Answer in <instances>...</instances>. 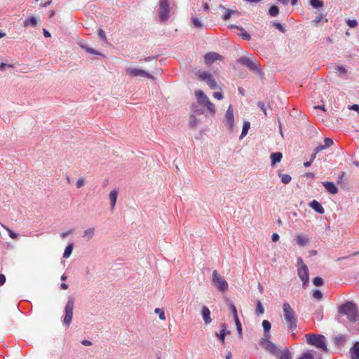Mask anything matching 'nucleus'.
<instances>
[{
	"instance_id": "f257e3e1",
	"label": "nucleus",
	"mask_w": 359,
	"mask_h": 359,
	"mask_svg": "<svg viewBox=\"0 0 359 359\" xmlns=\"http://www.w3.org/2000/svg\"><path fill=\"white\" fill-rule=\"evenodd\" d=\"M340 314L346 316L349 321L355 323L359 320V308L353 302H347L341 305L339 309Z\"/></svg>"
},
{
	"instance_id": "f03ea898",
	"label": "nucleus",
	"mask_w": 359,
	"mask_h": 359,
	"mask_svg": "<svg viewBox=\"0 0 359 359\" xmlns=\"http://www.w3.org/2000/svg\"><path fill=\"white\" fill-rule=\"evenodd\" d=\"M283 312L287 329L295 330L297 327V316L288 302L283 304Z\"/></svg>"
},
{
	"instance_id": "7ed1b4c3",
	"label": "nucleus",
	"mask_w": 359,
	"mask_h": 359,
	"mask_svg": "<svg viewBox=\"0 0 359 359\" xmlns=\"http://www.w3.org/2000/svg\"><path fill=\"white\" fill-rule=\"evenodd\" d=\"M305 337L306 339V341L309 344L315 346L316 348H321L325 351H327V348L326 346V339L325 337L322 334H306Z\"/></svg>"
},
{
	"instance_id": "20e7f679",
	"label": "nucleus",
	"mask_w": 359,
	"mask_h": 359,
	"mask_svg": "<svg viewBox=\"0 0 359 359\" xmlns=\"http://www.w3.org/2000/svg\"><path fill=\"white\" fill-rule=\"evenodd\" d=\"M195 95L198 104L207 107L211 114L214 115L215 114L216 110L214 104L210 102L208 97L201 90H196Z\"/></svg>"
},
{
	"instance_id": "39448f33",
	"label": "nucleus",
	"mask_w": 359,
	"mask_h": 359,
	"mask_svg": "<svg viewBox=\"0 0 359 359\" xmlns=\"http://www.w3.org/2000/svg\"><path fill=\"white\" fill-rule=\"evenodd\" d=\"M74 306V299L72 297H69L65 308V313L63 319V323L66 327H69L72 323Z\"/></svg>"
},
{
	"instance_id": "423d86ee",
	"label": "nucleus",
	"mask_w": 359,
	"mask_h": 359,
	"mask_svg": "<svg viewBox=\"0 0 359 359\" xmlns=\"http://www.w3.org/2000/svg\"><path fill=\"white\" fill-rule=\"evenodd\" d=\"M297 273L299 278L303 282V286L305 287L309 283V269L307 266L304 263L303 259L301 257L297 258Z\"/></svg>"
},
{
	"instance_id": "0eeeda50",
	"label": "nucleus",
	"mask_w": 359,
	"mask_h": 359,
	"mask_svg": "<svg viewBox=\"0 0 359 359\" xmlns=\"http://www.w3.org/2000/svg\"><path fill=\"white\" fill-rule=\"evenodd\" d=\"M238 63L247 67L250 70L255 72L261 73L260 65L255 60H252L248 57L243 56L237 60Z\"/></svg>"
},
{
	"instance_id": "6e6552de",
	"label": "nucleus",
	"mask_w": 359,
	"mask_h": 359,
	"mask_svg": "<svg viewBox=\"0 0 359 359\" xmlns=\"http://www.w3.org/2000/svg\"><path fill=\"white\" fill-rule=\"evenodd\" d=\"M212 281L220 291H225L228 288L227 282L219 276L216 270H214L212 272Z\"/></svg>"
},
{
	"instance_id": "1a4fd4ad",
	"label": "nucleus",
	"mask_w": 359,
	"mask_h": 359,
	"mask_svg": "<svg viewBox=\"0 0 359 359\" xmlns=\"http://www.w3.org/2000/svg\"><path fill=\"white\" fill-rule=\"evenodd\" d=\"M170 6L168 0H161L159 4L158 16L161 21L169 18Z\"/></svg>"
},
{
	"instance_id": "9d476101",
	"label": "nucleus",
	"mask_w": 359,
	"mask_h": 359,
	"mask_svg": "<svg viewBox=\"0 0 359 359\" xmlns=\"http://www.w3.org/2000/svg\"><path fill=\"white\" fill-rule=\"evenodd\" d=\"M260 344L266 351L275 355L279 351L277 346L271 341L269 338L262 337Z\"/></svg>"
},
{
	"instance_id": "9b49d317",
	"label": "nucleus",
	"mask_w": 359,
	"mask_h": 359,
	"mask_svg": "<svg viewBox=\"0 0 359 359\" xmlns=\"http://www.w3.org/2000/svg\"><path fill=\"white\" fill-rule=\"evenodd\" d=\"M127 72L130 76H131L133 77L141 76V77H146L149 79H154V76H152L149 73L145 72L144 70L140 69L128 68V69H127Z\"/></svg>"
},
{
	"instance_id": "f8f14e48",
	"label": "nucleus",
	"mask_w": 359,
	"mask_h": 359,
	"mask_svg": "<svg viewBox=\"0 0 359 359\" xmlns=\"http://www.w3.org/2000/svg\"><path fill=\"white\" fill-rule=\"evenodd\" d=\"M226 125L230 130H233L234 126L233 110L231 105H229L225 114Z\"/></svg>"
},
{
	"instance_id": "ddd939ff",
	"label": "nucleus",
	"mask_w": 359,
	"mask_h": 359,
	"mask_svg": "<svg viewBox=\"0 0 359 359\" xmlns=\"http://www.w3.org/2000/svg\"><path fill=\"white\" fill-rule=\"evenodd\" d=\"M201 316L205 325H208L212 322L210 311L206 306H203L201 309Z\"/></svg>"
},
{
	"instance_id": "4468645a",
	"label": "nucleus",
	"mask_w": 359,
	"mask_h": 359,
	"mask_svg": "<svg viewBox=\"0 0 359 359\" xmlns=\"http://www.w3.org/2000/svg\"><path fill=\"white\" fill-rule=\"evenodd\" d=\"M229 28H234V29H238L239 31H241V33L238 34V35L242 37V39H245V40H247V41H249L251 39V36L250 34H248L243 27L241 26H238V25H231L230 26H229Z\"/></svg>"
},
{
	"instance_id": "2eb2a0df",
	"label": "nucleus",
	"mask_w": 359,
	"mask_h": 359,
	"mask_svg": "<svg viewBox=\"0 0 359 359\" xmlns=\"http://www.w3.org/2000/svg\"><path fill=\"white\" fill-rule=\"evenodd\" d=\"M221 58V55L217 53L210 52L205 55V62L206 64H211L215 61Z\"/></svg>"
},
{
	"instance_id": "dca6fc26",
	"label": "nucleus",
	"mask_w": 359,
	"mask_h": 359,
	"mask_svg": "<svg viewBox=\"0 0 359 359\" xmlns=\"http://www.w3.org/2000/svg\"><path fill=\"white\" fill-rule=\"evenodd\" d=\"M323 187L325 188V189L331 194H336L338 193V188L336 187V185L332 182H323Z\"/></svg>"
},
{
	"instance_id": "f3484780",
	"label": "nucleus",
	"mask_w": 359,
	"mask_h": 359,
	"mask_svg": "<svg viewBox=\"0 0 359 359\" xmlns=\"http://www.w3.org/2000/svg\"><path fill=\"white\" fill-rule=\"evenodd\" d=\"M309 206L319 214H323L325 210L322 205L316 200H313L310 202Z\"/></svg>"
},
{
	"instance_id": "a211bd4d",
	"label": "nucleus",
	"mask_w": 359,
	"mask_h": 359,
	"mask_svg": "<svg viewBox=\"0 0 359 359\" xmlns=\"http://www.w3.org/2000/svg\"><path fill=\"white\" fill-rule=\"evenodd\" d=\"M351 359H359V341H356L349 351Z\"/></svg>"
},
{
	"instance_id": "6ab92c4d",
	"label": "nucleus",
	"mask_w": 359,
	"mask_h": 359,
	"mask_svg": "<svg viewBox=\"0 0 359 359\" xmlns=\"http://www.w3.org/2000/svg\"><path fill=\"white\" fill-rule=\"evenodd\" d=\"M324 142H325V144L319 145L316 148V154H318V152L330 147L334 143L333 140L330 137H325L324 139Z\"/></svg>"
},
{
	"instance_id": "aec40b11",
	"label": "nucleus",
	"mask_w": 359,
	"mask_h": 359,
	"mask_svg": "<svg viewBox=\"0 0 359 359\" xmlns=\"http://www.w3.org/2000/svg\"><path fill=\"white\" fill-rule=\"evenodd\" d=\"M221 330L219 334H216L217 338L221 341V342L224 344L225 341V336L226 334H229L230 332L226 330V326L224 323L221 325Z\"/></svg>"
},
{
	"instance_id": "412c9836",
	"label": "nucleus",
	"mask_w": 359,
	"mask_h": 359,
	"mask_svg": "<svg viewBox=\"0 0 359 359\" xmlns=\"http://www.w3.org/2000/svg\"><path fill=\"white\" fill-rule=\"evenodd\" d=\"M118 194V190L114 189L109 194V198L110 200L111 210H113L115 208L116 201H117Z\"/></svg>"
},
{
	"instance_id": "4be33fe9",
	"label": "nucleus",
	"mask_w": 359,
	"mask_h": 359,
	"mask_svg": "<svg viewBox=\"0 0 359 359\" xmlns=\"http://www.w3.org/2000/svg\"><path fill=\"white\" fill-rule=\"evenodd\" d=\"M95 232V229L93 227L87 229L83 231L82 237L85 241H89L94 237Z\"/></svg>"
},
{
	"instance_id": "5701e85b",
	"label": "nucleus",
	"mask_w": 359,
	"mask_h": 359,
	"mask_svg": "<svg viewBox=\"0 0 359 359\" xmlns=\"http://www.w3.org/2000/svg\"><path fill=\"white\" fill-rule=\"evenodd\" d=\"M262 327L264 329V337H263L270 338L271 334L269 333V331L271 327V323L267 320H264L262 321Z\"/></svg>"
},
{
	"instance_id": "b1692460",
	"label": "nucleus",
	"mask_w": 359,
	"mask_h": 359,
	"mask_svg": "<svg viewBox=\"0 0 359 359\" xmlns=\"http://www.w3.org/2000/svg\"><path fill=\"white\" fill-rule=\"evenodd\" d=\"M276 356L278 359H292L290 352L287 348L283 351H279Z\"/></svg>"
},
{
	"instance_id": "393cba45",
	"label": "nucleus",
	"mask_w": 359,
	"mask_h": 359,
	"mask_svg": "<svg viewBox=\"0 0 359 359\" xmlns=\"http://www.w3.org/2000/svg\"><path fill=\"white\" fill-rule=\"evenodd\" d=\"M346 339H347V337L346 335L339 334V335L336 336L334 338V344L337 346H342L345 344Z\"/></svg>"
},
{
	"instance_id": "a878e982",
	"label": "nucleus",
	"mask_w": 359,
	"mask_h": 359,
	"mask_svg": "<svg viewBox=\"0 0 359 359\" xmlns=\"http://www.w3.org/2000/svg\"><path fill=\"white\" fill-rule=\"evenodd\" d=\"M283 155L280 152H275L271 154V165H273L279 163L282 159Z\"/></svg>"
},
{
	"instance_id": "bb28decb",
	"label": "nucleus",
	"mask_w": 359,
	"mask_h": 359,
	"mask_svg": "<svg viewBox=\"0 0 359 359\" xmlns=\"http://www.w3.org/2000/svg\"><path fill=\"white\" fill-rule=\"evenodd\" d=\"M79 45L80 46V47L81 48L84 49L86 52H88V53H89L90 54L102 55V54L100 52H98V51L94 50L93 48H90L88 46L85 45V43L83 41H80L79 43Z\"/></svg>"
},
{
	"instance_id": "cd10ccee",
	"label": "nucleus",
	"mask_w": 359,
	"mask_h": 359,
	"mask_svg": "<svg viewBox=\"0 0 359 359\" xmlns=\"http://www.w3.org/2000/svg\"><path fill=\"white\" fill-rule=\"evenodd\" d=\"M250 122L248 121H245L243 123V128H242V132H241V134L240 135V140H242L243 138H244L248 133V130L250 129Z\"/></svg>"
},
{
	"instance_id": "c85d7f7f",
	"label": "nucleus",
	"mask_w": 359,
	"mask_h": 359,
	"mask_svg": "<svg viewBox=\"0 0 359 359\" xmlns=\"http://www.w3.org/2000/svg\"><path fill=\"white\" fill-rule=\"evenodd\" d=\"M296 241L297 244L300 246H304L309 242V239L306 236L302 235H297L296 237Z\"/></svg>"
},
{
	"instance_id": "c756f323",
	"label": "nucleus",
	"mask_w": 359,
	"mask_h": 359,
	"mask_svg": "<svg viewBox=\"0 0 359 359\" xmlns=\"http://www.w3.org/2000/svg\"><path fill=\"white\" fill-rule=\"evenodd\" d=\"M37 25V19L35 17H30L26 19L24 22V26H32L35 27Z\"/></svg>"
},
{
	"instance_id": "7c9ffc66",
	"label": "nucleus",
	"mask_w": 359,
	"mask_h": 359,
	"mask_svg": "<svg viewBox=\"0 0 359 359\" xmlns=\"http://www.w3.org/2000/svg\"><path fill=\"white\" fill-rule=\"evenodd\" d=\"M73 248H74L73 243L68 244L67 246L65 249V252L63 253V257L64 258L69 257L72 253Z\"/></svg>"
},
{
	"instance_id": "2f4dec72",
	"label": "nucleus",
	"mask_w": 359,
	"mask_h": 359,
	"mask_svg": "<svg viewBox=\"0 0 359 359\" xmlns=\"http://www.w3.org/2000/svg\"><path fill=\"white\" fill-rule=\"evenodd\" d=\"M278 176L280 177L281 182L284 184H289L291 182V180H292L291 176L290 175H288V174H280V173H279Z\"/></svg>"
},
{
	"instance_id": "473e14b6",
	"label": "nucleus",
	"mask_w": 359,
	"mask_h": 359,
	"mask_svg": "<svg viewBox=\"0 0 359 359\" xmlns=\"http://www.w3.org/2000/svg\"><path fill=\"white\" fill-rule=\"evenodd\" d=\"M197 76L201 80L206 81L212 76V74L207 72H198Z\"/></svg>"
},
{
	"instance_id": "72a5a7b5",
	"label": "nucleus",
	"mask_w": 359,
	"mask_h": 359,
	"mask_svg": "<svg viewBox=\"0 0 359 359\" xmlns=\"http://www.w3.org/2000/svg\"><path fill=\"white\" fill-rule=\"evenodd\" d=\"M311 6L314 8H321L323 7V2L320 0H310Z\"/></svg>"
},
{
	"instance_id": "f704fd0d",
	"label": "nucleus",
	"mask_w": 359,
	"mask_h": 359,
	"mask_svg": "<svg viewBox=\"0 0 359 359\" xmlns=\"http://www.w3.org/2000/svg\"><path fill=\"white\" fill-rule=\"evenodd\" d=\"M220 8L224 11V13L222 16L223 20H229L232 15V12L231 11V9L226 8L223 6H220Z\"/></svg>"
},
{
	"instance_id": "c9c22d12",
	"label": "nucleus",
	"mask_w": 359,
	"mask_h": 359,
	"mask_svg": "<svg viewBox=\"0 0 359 359\" xmlns=\"http://www.w3.org/2000/svg\"><path fill=\"white\" fill-rule=\"evenodd\" d=\"M268 13L271 17H276L279 14V8L276 6H272L269 9Z\"/></svg>"
},
{
	"instance_id": "e433bc0d",
	"label": "nucleus",
	"mask_w": 359,
	"mask_h": 359,
	"mask_svg": "<svg viewBox=\"0 0 359 359\" xmlns=\"http://www.w3.org/2000/svg\"><path fill=\"white\" fill-rule=\"evenodd\" d=\"M255 312L257 315L263 314L264 312V308L260 301H258L257 303Z\"/></svg>"
},
{
	"instance_id": "4c0bfd02",
	"label": "nucleus",
	"mask_w": 359,
	"mask_h": 359,
	"mask_svg": "<svg viewBox=\"0 0 359 359\" xmlns=\"http://www.w3.org/2000/svg\"><path fill=\"white\" fill-rule=\"evenodd\" d=\"M189 124L191 128H195L198 125V120L194 115H191L189 117Z\"/></svg>"
},
{
	"instance_id": "58836bf2",
	"label": "nucleus",
	"mask_w": 359,
	"mask_h": 359,
	"mask_svg": "<svg viewBox=\"0 0 359 359\" xmlns=\"http://www.w3.org/2000/svg\"><path fill=\"white\" fill-rule=\"evenodd\" d=\"M2 226L7 231L9 236L12 238V239H16L18 238V234L17 233H15L14 231H13L11 229H10L9 228L6 227V226L4 225H2Z\"/></svg>"
},
{
	"instance_id": "ea45409f",
	"label": "nucleus",
	"mask_w": 359,
	"mask_h": 359,
	"mask_svg": "<svg viewBox=\"0 0 359 359\" xmlns=\"http://www.w3.org/2000/svg\"><path fill=\"white\" fill-rule=\"evenodd\" d=\"M334 69L337 71H338L339 76H342L344 74H346V72H347L346 69L344 66H335Z\"/></svg>"
},
{
	"instance_id": "a19ab883",
	"label": "nucleus",
	"mask_w": 359,
	"mask_h": 359,
	"mask_svg": "<svg viewBox=\"0 0 359 359\" xmlns=\"http://www.w3.org/2000/svg\"><path fill=\"white\" fill-rule=\"evenodd\" d=\"M191 21H192L194 25L196 28H201L203 27L202 22L200 21V20L198 18L192 17L191 18Z\"/></svg>"
},
{
	"instance_id": "79ce46f5",
	"label": "nucleus",
	"mask_w": 359,
	"mask_h": 359,
	"mask_svg": "<svg viewBox=\"0 0 359 359\" xmlns=\"http://www.w3.org/2000/svg\"><path fill=\"white\" fill-rule=\"evenodd\" d=\"M229 306H230V309L233 313L234 320H237V318H238V316L237 309H236V306L234 305V304L231 303Z\"/></svg>"
},
{
	"instance_id": "37998d69",
	"label": "nucleus",
	"mask_w": 359,
	"mask_h": 359,
	"mask_svg": "<svg viewBox=\"0 0 359 359\" xmlns=\"http://www.w3.org/2000/svg\"><path fill=\"white\" fill-rule=\"evenodd\" d=\"M234 321L236 323V330L238 331V333L239 336L241 337L242 336V325L239 320V318H237V320H234Z\"/></svg>"
},
{
	"instance_id": "c03bdc74",
	"label": "nucleus",
	"mask_w": 359,
	"mask_h": 359,
	"mask_svg": "<svg viewBox=\"0 0 359 359\" xmlns=\"http://www.w3.org/2000/svg\"><path fill=\"white\" fill-rule=\"evenodd\" d=\"M154 311L156 313L159 315V318L161 320H165V313L161 309L156 308Z\"/></svg>"
},
{
	"instance_id": "a18cd8bd",
	"label": "nucleus",
	"mask_w": 359,
	"mask_h": 359,
	"mask_svg": "<svg viewBox=\"0 0 359 359\" xmlns=\"http://www.w3.org/2000/svg\"><path fill=\"white\" fill-rule=\"evenodd\" d=\"M273 25L282 33H285L286 32L285 27L280 22H273Z\"/></svg>"
},
{
	"instance_id": "49530a36",
	"label": "nucleus",
	"mask_w": 359,
	"mask_h": 359,
	"mask_svg": "<svg viewBox=\"0 0 359 359\" xmlns=\"http://www.w3.org/2000/svg\"><path fill=\"white\" fill-rule=\"evenodd\" d=\"M346 24L351 28H354L358 25V22L356 20H348L346 21Z\"/></svg>"
},
{
	"instance_id": "de8ad7c7",
	"label": "nucleus",
	"mask_w": 359,
	"mask_h": 359,
	"mask_svg": "<svg viewBox=\"0 0 359 359\" xmlns=\"http://www.w3.org/2000/svg\"><path fill=\"white\" fill-rule=\"evenodd\" d=\"M313 283L316 285V286H320L323 285V279L320 278V277H316L313 280Z\"/></svg>"
},
{
	"instance_id": "09e8293b",
	"label": "nucleus",
	"mask_w": 359,
	"mask_h": 359,
	"mask_svg": "<svg viewBox=\"0 0 359 359\" xmlns=\"http://www.w3.org/2000/svg\"><path fill=\"white\" fill-rule=\"evenodd\" d=\"M313 297L315 299L320 300L323 298V294L320 290H316L313 293Z\"/></svg>"
},
{
	"instance_id": "8fccbe9b",
	"label": "nucleus",
	"mask_w": 359,
	"mask_h": 359,
	"mask_svg": "<svg viewBox=\"0 0 359 359\" xmlns=\"http://www.w3.org/2000/svg\"><path fill=\"white\" fill-rule=\"evenodd\" d=\"M257 106L264 112V115L267 116L266 107L265 104L262 102H258Z\"/></svg>"
},
{
	"instance_id": "3c124183",
	"label": "nucleus",
	"mask_w": 359,
	"mask_h": 359,
	"mask_svg": "<svg viewBox=\"0 0 359 359\" xmlns=\"http://www.w3.org/2000/svg\"><path fill=\"white\" fill-rule=\"evenodd\" d=\"M85 184V180L83 177H79L76 181V186L78 189L82 187Z\"/></svg>"
},
{
	"instance_id": "603ef678",
	"label": "nucleus",
	"mask_w": 359,
	"mask_h": 359,
	"mask_svg": "<svg viewBox=\"0 0 359 359\" xmlns=\"http://www.w3.org/2000/svg\"><path fill=\"white\" fill-rule=\"evenodd\" d=\"M211 89H216L217 88V83L213 79L207 83Z\"/></svg>"
},
{
	"instance_id": "864d4df0",
	"label": "nucleus",
	"mask_w": 359,
	"mask_h": 359,
	"mask_svg": "<svg viewBox=\"0 0 359 359\" xmlns=\"http://www.w3.org/2000/svg\"><path fill=\"white\" fill-rule=\"evenodd\" d=\"M298 359H313V357L311 355V353L306 352V353H304Z\"/></svg>"
},
{
	"instance_id": "5fc2aeb1",
	"label": "nucleus",
	"mask_w": 359,
	"mask_h": 359,
	"mask_svg": "<svg viewBox=\"0 0 359 359\" xmlns=\"http://www.w3.org/2000/svg\"><path fill=\"white\" fill-rule=\"evenodd\" d=\"M98 36L99 37L104 40V41H106L107 40V37H106V35H105V32L103 29H98Z\"/></svg>"
},
{
	"instance_id": "6e6d98bb",
	"label": "nucleus",
	"mask_w": 359,
	"mask_h": 359,
	"mask_svg": "<svg viewBox=\"0 0 359 359\" xmlns=\"http://www.w3.org/2000/svg\"><path fill=\"white\" fill-rule=\"evenodd\" d=\"M213 97L215 99L219 100H222L223 97H224L223 93H222L220 92H215V93H213Z\"/></svg>"
},
{
	"instance_id": "4d7b16f0",
	"label": "nucleus",
	"mask_w": 359,
	"mask_h": 359,
	"mask_svg": "<svg viewBox=\"0 0 359 359\" xmlns=\"http://www.w3.org/2000/svg\"><path fill=\"white\" fill-rule=\"evenodd\" d=\"M6 67H13V65H11V64H6L4 62L0 63V70L1 71H4V69Z\"/></svg>"
},
{
	"instance_id": "13d9d810",
	"label": "nucleus",
	"mask_w": 359,
	"mask_h": 359,
	"mask_svg": "<svg viewBox=\"0 0 359 359\" xmlns=\"http://www.w3.org/2000/svg\"><path fill=\"white\" fill-rule=\"evenodd\" d=\"M279 238H280V236L276 233H273L271 236V239H272L273 242H277L279 240Z\"/></svg>"
},
{
	"instance_id": "bf43d9fd",
	"label": "nucleus",
	"mask_w": 359,
	"mask_h": 359,
	"mask_svg": "<svg viewBox=\"0 0 359 359\" xmlns=\"http://www.w3.org/2000/svg\"><path fill=\"white\" fill-rule=\"evenodd\" d=\"M349 109L353 110L359 113V105L358 104H353L349 107Z\"/></svg>"
},
{
	"instance_id": "052dcab7",
	"label": "nucleus",
	"mask_w": 359,
	"mask_h": 359,
	"mask_svg": "<svg viewBox=\"0 0 359 359\" xmlns=\"http://www.w3.org/2000/svg\"><path fill=\"white\" fill-rule=\"evenodd\" d=\"M321 20H322V15H319L316 17V18L314 19L313 22L315 23V24H318V23H319L321 21Z\"/></svg>"
},
{
	"instance_id": "680f3d73",
	"label": "nucleus",
	"mask_w": 359,
	"mask_h": 359,
	"mask_svg": "<svg viewBox=\"0 0 359 359\" xmlns=\"http://www.w3.org/2000/svg\"><path fill=\"white\" fill-rule=\"evenodd\" d=\"M6 282V277L4 274H0V285H3Z\"/></svg>"
},
{
	"instance_id": "e2e57ef3",
	"label": "nucleus",
	"mask_w": 359,
	"mask_h": 359,
	"mask_svg": "<svg viewBox=\"0 0 359 359\" xmlns=\"http://www.w3.org/2000/svg\"><path fill=\"white\" fill-rule=\"evenodd\" d=\"M81 344L84 346H90L92 344L91 341H88V340H83L81 341Z\"/></svg>"
},
{
	"instance_id": "0e129e2a",
	"label": "nucleus",
	"mask_w": 359,
	"mask_h": 359,
	"mask_svg": "<svg viewBox=\"0 0 359 359\" xmlns=\"http://www.w3.org/2000/svg\"><path fill=\"white\" fill-rule=\"evenodd\" d=\"M157 57H155V56H151V57H147L144 59V61L145 62H149V61H151L152 60H156Z\"/></svg>"
},
{
	"instance_id": "69168bd1",
	"label": "nucleus",
	"mask_w": 359,
	"mask_h": 359,
	"mask_svg": "<svg viewBox=\"0 0 359 359\" xmlns=\"http://www.w3.org/2000/svg\"><path fill=\"white\" fill-rule=\"evenodd\" d=\"M51 3H52V1L49 0L47 2L44 3V4L41 3V6H42V7H47V6H50L51 4Z\"/></svg>"
},
{
	"instance_id": "338daca9",
	"label": "nucleus",
	"mask_w": 359,
	"mask_h": 359,
	"mask_svg": "<svg viewBox=\"0 0 359 359\" xmlns=\"http://www.w3.org/2000/svg\"><path fill=\"white\" fill-rule=\"evenodd\" d=\"M202 7H203L204 11H208L209 9V6H208V2H203V5H202Z\"/></svg>"
},
{
	"instance_id": "774afa93",
	"label": "nucleus",
	"mask_w": 359,
	"mask_h": 359,
	"mask_svg": "<svg viewBox=\"0 0 359 359\" xmlns=\"http://www.w3.org/2000/svg\"><path fill=\"white\" fill-rule=\"evenodd\" d=\"M238 93L242 95H245V90L242 87L238 88Z\"/></svg>"
}]
</instances>
